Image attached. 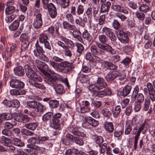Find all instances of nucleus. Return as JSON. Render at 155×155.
I'll return each mask as SVG.
<instances>
[{"label":"nucleus","instance_id":"nucleus-1","mask_svg":"<svg viewBox=\"0 0 155 155\" xmlns=\"http://www.w3.org/2000/svg\"><path fill=\"white\" fill-rule=\"evenodd\" d=\"M93 84L90 85L89 89L93 92V96L94 97H101L105 96L104 90L100 91L105 88L107 86V84L104 81L103 78L97 76H95L92 78Z\"/></svg>","mask_w":155,"mask_h":155},{"label":"nucleus","instance_id":"nucleus-2","mask_svg":"<svg viewBox=\"0 0 155 155\" xmlns=\"http://www.w3.org/2000/svg\"><path fill=\"white\" fill-rule=\"evenodd\" d=\"M90 49L92 54L95 55L100 57L101 59L102 58V55L105 54V51L108 52L113 54L116 53L115 51L108 44L98 43L97 46L95 45L91 46L90 47Z\"/></svg>","mask_w":155,"mask_h":155},{"label":"nucleus","instance_id":"nucleus-3","mask_svg":"<svg viewBox=\"0 0 155 155\" xmlns=\"http://www.w3.org/2000/svg\"><path fill=\"white\" fill-rule=\"evenodd\" d=\"M25 69L26 75L29 79V83L30 81L39 82H41L42 81V78L36 73L29 65L26 64L25 66Z\"/></svg>","mask_w":155,"mask_h":155},{"label":"nucleus","instance_id":"nucleus-4","mask_svg":"<svg viewBox=\"0 0 155 155\" xmlns=\"http://www.w3.org/2000/svg\"><path fill=\"white\" fill-rule=\"evenodd\" d=\"M44 51L42 47L41 46L37 41L33 50V53L34 56L39 59L46 60L47 62H48L49 60L48 58L43 53Z\"/></svg>","mask_w":155,"mask_h":155},{"label":"nucleus","instance_id":"nucleus-5","mask_svg":"<svg viewBox=\"0 0 155 155\" xmlns=\"http://www.w3.org/2000/svg\"><path fill=\"white\" fill-rule=\"evenodd\" d=\"M35 62L38 68L45 75H47L49 73L47 70L50 71L52 74L54 73V71L50 69L48 65L46 63L38 59H36Z\"/></svg>","mask_w":155,"mask_h":155},{"label":"nucleus","instance_id":"nucleus-6","mask_svg":"<svg viewBox=\"0 0 155 155\" xmlns=\"http://www.w3.org/2000/svg\"><path fill=\"white\" fill-rule=\"evenodd\" d=\"M48 139L49 137L47 136H39L37 137H31L28 140V142L32 145H41L43 144L45 141Z\"/></svg>","mask_w":155,"mask_h":155},{"label":"nucleus","instance_id":"nucleus-7","mask_svg":"<svg viewBox=\"0 0 155 155\" xmlns=\"http://www.w3.org/2000/svg\"><path fill=\"white\" fill-rule=\"evenodd\" d=\"M61 116L62 114L59 113L53 115L51 124V127L52 128L56 130H59L60 125V119Z\"/></svg>","mask_w":155,"mask_h":155},{"label":"nucleus","instance_id":"nucleus-8","mask_svg":"<svg viewBox=\"0 0 155 155\" xmlns=\"http://www.w3.org/2000/svg\"><path fill=\"white\" fill-rule=\"evenodd\" d=\"M45 75V76L44 78V82L52 87H54L55 86L57 85V79L49 73Z\"/></svg>","mask_w":155,"mask_h":155},{"label":"nucleus","instance_id":"nucleus-9","mask_svg":"<svg viewBox=\"0 0 155 155\" xmlns=\"http://www.w3.org/2000/svg\"><path fill=\"white\" fill-rule=\"evenodd\" d=\"M44 9H48V14L52 18H55L56 17L58 14L57 9L53 3H49L47 5V8Z\"/></svg>","mask_w":155,"mask_h":155},{"label":"nucleus","instance_id":"nucleus-10","mask_svg":"<svg viewBox=\"0 0 155 155\" xmlns=\"http://www.w3.org/2000/svg\"><path fill=\"white\" fill-rule=\"evenodd\" d=\"M61 66L64 68V73H67L70 72L74 67V66L71 62H69L67 61H64L60 63Z\"/></svg>","mask_w":155,"mask_h":155},{"label":"nucleus","instance_id":"nucleus-11","mask_svg":"<svg viewBox=\"0 0 155 155\" xmlns=\"http://www.w3.org/2000/svg\"><path fill=\"white\" fill-rule=\"evenodd\" d=\"M117 37L118 40L121 43L126 44L129 41V37L126 33L123 31H120L117 35Z\"/></svg>","mask_w":155,"mask_h":155},{"label":"nucleus","instance_id":"nucleus-12","mask_svg":"<svg viewBox=\"0 0 155 155\" xmlns=\"http://www.w3.org/2000/svg\"><path fill=\"white\" fill-rule=\"evenodd\" d=\"M102 33L108 36L111 41L116 39V37L111 29L107 27H104L102 29Z\"/></svg>","mask_w":155,"mask_h":155},{"label":"nucleus","instance_id":"nucleus-13","mask_svg":"<svg viewBox=\"0 0 155 155\" xmlns=\"http://www.w3.org/2000/svg\"><path fill=\"white\" fill-rule=\"evenodd\" d=\"M10 86L13 88L21 89L24 87L25 84L20 81L16 79H12L11 80Z\"/></svg>","mask_w":155,"mask_h":155},{"label":"nucleus","instance_id":"nucleus-14","mask_svg":"<svg viewBox=\"0 0 155 155\" xmlns=\"http://www.w3.org/2000/svg\"><path fill=\"white\" fill-rule=\"evenodd\" d=\"M37 144H31L28 145L29 149H27V151L30 154H35L37 153L38 151H40L41 148L39 146L36 145Z\"/></svg>","mask_w":155,"mask_h":155},{"label":"nucleus","instance_id":"nucleus-15","mask_svg":"<svg viewBox=\"0 0 155 155\" xmlns=\"http://www.w3.org/2000/svg\"><path fill=\"white\" fill-rule=\"evenodd\" d=\"M147 86L151 100L153 101H155V91L153 86L152 84L151 83L148 82L147 84Z\"/></svg>","mask_w":155,"mask_h":155},{"label":"nucleus","instance_id":"nucleus-16","mask_svg":"<svg viewBox=\"0 0 155 155\" xmlns=\"http://www.w3.org/2000/svg\"><path fill=\"white\" fill-rule=\"evenodd\" d=\"M14 2L12 1H9L7 2L6 8L5 10V14L6 15H8L12 13L15 11V8L13 6Z\"/></svg>","mask_w":155,"mask_h":155},{"label":"nucleus","instance_id":"nucleus-17","mask_svg":"<svg viewBox=\"0 0 155 155\" xmlns=\"http://www.w3.org/2000/svg\"><path fill=\"white\" fill-rule=\"evenodd\" d=\"M69 130L70 132L75 135L82 137H85L86 136L85 134L80 132L79 129L75 126L70 127L69 128Z\"/></svg>","mask_w":155,"mask_h":155},{"label":"nucleus","instance_id":"nucleus-18","mask_svg":"<svg viewBox=\"0 0 155 155\" xmlns=\"http://www.w3.org/2000/svg\"><path fill=\"white\" fill-rule=\"evenodd\" d=\"M86 59L92 62H98L101 61V58L91 54L90 52L87 53L86 55Z\"/></svg>","mask_w":155,"mask_h":155},{"label":"nucleus","instance_id":"nucleus-19","mask_svg":"<svg viewBox=\"0 0 155 155\" xmlns=\"http://www.w3.org/2000/svg\"><path fill=\"white\" fill-rule=\"evenodd\" d=\"M103 126L105 130L108 133H111L114 130V125L111 122L105 121L103 124Z\"/></svg>","mask_w":155,"mask_h":155},{"label":"nucleus","instance_id":"nucleus-20","mask_svg":"<svg viewBox=\"0 0 155 155\" xmlns=\"http://www.w3.org/2000/svg\"><path fill=\"white\" fill-rule=\"evenodd\" d=\"M119 73L117 71H112L109 72L105 76V78L107 81H111L118 77Z\"/></svg>","mask_w":155,"mask_h":155},{"label":"nucleus","instance_id":"nucleus-21","mask_svg":"<svg viewBox=\"0 0 155 155\" xmlns=\"http://www.w3.org/2000/svg\"><path fill=\"white\" fill-rule=\"evenodd\" d=\"M14 74L18 76L21 77L24 74V68L21 66H18L14 69Z\"/></svg>","mask_w":155,"mask_h":155},{"label":"nucleus","instance_id":"nucleus-22","mask_svg":"<svg viewBox=\"0 0 155 155\" xmlns=\"http://www.w3.org/2000/svg\"><path fill=\"white\" fill-rule=\"evenodd\" d=\"M147 130V124L145 121L144 123L141 125L139 128L138 131L136 133V132L133 131V134H136L139 136L140 135L141 132L143 131V132H145Z\"/></svg>","mask_w":155,"mask_h":155},{"label":"nucleus","instance_id":"nucleus-23","mask_svg":"<svg viewBox=\"0 0 155 155\" xmlns=\"http://www.w3.org/2000/svg\"><path fill=\"white\" fill-rule=\"evenodd\" d=\"M111 3L107 2L101 4V11L102 12H108L111 5Z\"/></svg>","mask_w":155,"mask_h":155},{"label":"nucleus","instance_id":"nucleus-24","mask_svg":"<svg viewBox=\"0 0 155 155\" xmlns=\"http://www.w3.org/2000/svg\"><path fill=\"white\" fill-rule=\"evenodd\" d=\"M103 64L105 67L111 70H116L117 68V66L108 61H104Z\"/></svg>","mask_w":155,"mask_h":155},{"label":"nucleus","instance_id":"nucleus-25","mask_svg":"<svg viewBox=\"0 0 155 155\" xmlns=\"http://www.w3.org/2000/svg\"><path fill=\"white\" fill-rule=\"evenodd\" d=\"M37 82V81H30V83L32 86L37 88L39 89L42 90H45L46 89V87L44 85L41 83H38Z\"/></svg>","mask_w":155,"mask_h":155},{"label":"nucleus","instance_id":"nucleus-26","mask_svg":"<svg viewBox=\"0 0 155 155\" xmlns=\"http://www.w3.org/2000/svg\"><path fill=\"white\" fill-rule=\"evenodd\" d=\"M132 88L130 85H127L124 86L123 89L122 95L124 97L127 96L130 92Z\"/></svg>","mask_w":155,"mask_h":155},{"label":"nucleus","instance_id":"nucleus-27","mask_svg":"<svg viewBox=\"0 0 155 155\" xmlns=\"http://www.w3.org/2000/svg\"><path fill=\"white\" fill-rule=\"evenodd\" d=\"M21 53L23 54H26L29 45V42L28 41L22 42Z\"/></svg>","mask_w":155,"mask_h":155},{"label":"nucleus","instance_id":"nucleus-28","mask_svg":"<svg viewBox=\"0 0 155 155\" xmlns=\"http://www.w3.org/2000/svg\"><path fill=\"white\" fill-rule=\"evenodd\" d=\"M52 116L53 113L52 112H48L42 116V120L44 122H47L49 121H51Z\"/></svg>","mask_w":155,"mask_h":155},{"label":"nucleus","instance_id":"nucleus-29","mask_svg":"<svg viewBox=\"0 0 155 155\" xmlns=\"http://www.w3.org/2000/svg\"><path fill=\"white\" fill-rule=\"evenodd\" d=\"M64 28L65 29L74 30L76 28L75 26L70 24L67 21H64L63 23Z\"/></svg>","mask_w":155,"mask_h":155},{"label":"nucleus","instance_id":"nucleus-30","mask_svg":"<svg viewBox=\"0 0 155 155\" xmlns=\"http://www.w3.org/2000/svg\"><path fill=\"white\" fill-rule=\"evenodd\" d=\"M133 124L132 122L130 123L127 122L125 125L124 134L125 135L129 134L132 130V128Z\"/></svg>","mask_w":155,"mask_h":155},{"label":"nucleus","instance_id":"nucleus-31","mask_svg":"<svg viewBox=\"0 0 155 155\" xmlns=\"http://www.w3.org/2000/svg\"><path fill=\"white\" fill-rule=\"evenodd\" d=\"M42 8L36 9L35 11V20L42 22V15L40 12L42 11Z\"/></svg>","mask_w":155,"mask_h":155},{"label":"nucleus","instance_id":"nucleus-32","mask_svg":"<svg viewBox=\"0 0 155 155\" xmlns=\"http://www.w3.org/2000/svg\"><path fill=\"white\" fill-rule=\"evenodd\" d=\"M139 88L138 85H136L134 88L133 90L132 91V94L131 95L132 100L133 101L135 100L136 99L137 96L138 94L139 91Z\"/></svg>","mask_w":155,"mask_h":155},{"label":"nucleus","instance_id":"nucleus-33","mask_svg":"<svg viewBox=\"0 0 155 155\" xmlns=\"http://www.w3.org/2000/svg\"><path fill=\"white\" fill-rule=\"evenodd\" d=\"M97 38L100 43L103 44H106V43L108 40V38L104 35H98Z\"/></svg>","mask_w":155,"mask_h":155},{"label":"nucleus","instance_id":"nucleus-34","mask_svg":"<svg viewBox=\"0 0 155 155\" xmlns=\"http://www.w3.org/2000/svg\"><path fill=\"white\" fill-rule=\"evenodd\" d=\"M121 108L120 106H117L115 109L112 111V114L114 117L115 118L117 117L119 115L120 113L121 112Z\"/></svg>","mask_w":155,"mask_h":155},{"label":"nucleus","instance_id":"nucleus-35","mask_svg":"<svg viewBox=\"0 0 155 155\" xmlns=\"http://www.w3.org/2000/svg\"><path fill=\"white\" fill-rule=\"evenodd\" d=\"M106 150L111 151V148L110 147H107V144L104 143L103 144L101 148L100 149V155H103Z\"/></svg>","mask_w":155,"mask_h":155},{"label":"nucleus","instance_id":"nucleus-36","mask_svg":"<svg viewBox=\"0 0 155 155\" xmlns=\"http://www.w3.org/2000/svg\"><path fill=\"white\" fill-rule=\"evenodd\" d=\"M38 125V124L37 123H30L25 124V127L28 129L34 130Z\"/></svg>","mask_w":155,"mask_h":155},{"label":"nucleus","instance_id":"nucleus-37","mask_svg":"<svg viewBox=\"0 0 155 155\" xmlns=\"http://www.w3.org/2000/svg\"><path fill=\"white\" fill-rule=\"evenodd\" d=\"M16 124L17 123L13 120L6 122L4 124L5 128L7 129H11L14 126H16Z\"/></svg>","mask_w":155,"mask_h":155},{"label":"nucleus","instance_id":"nucleus-38","mask_svg":"<svg viewBox=\"0 0 155 155\" xmlns=\"http://www.w3.org/2000/svg\"><path fill=\"white\" fill-rule=\"evenodd\" d=\"M13 142L14 144L17 146L22 147L24 146V143L20 139L14 138L13 140Z\"/></svg>","mask_w":155,"mask_h":155},{"label":"nucleus","instance_id":"nucleus-39","mask_svg":"<svg viewBox=\"0 0 155 155\" xmlns=\"http://www.w3.org/2000/svg\"><path fill=\"white\" fill-rule=\"evenodd\" d=\"M88 5L89 6L91 5V6L92 7L93 15L94 17H95L98 13L99 7L97 5H93V4L91 3H89Z\"/></svg>","mask_w":155,"mask_h":155},{"label":"nucleus","instance_id":"nucleus-40","mask_svg":"<svg viewBox=\"0 0 155 155\" xmlns=\"http://www.w3.org/2000/svg\"><path fill=\"white\" fill-rule=\"evenodd\" d=\"M82 36L84 39L89 42L91 41L92 39V37L87 30H85L82 33Z\"/></svg>","mask_w":155,"mask_h":155},{"label":"nucleus","instance_id":"nucleus-41","mask_svg":"<svg viewBox=\"0 0 155 155\" xmlns=\"http://www.w3.org/2000/svg\"><path fill=\"white\" fill-rule=\"evenodd\" d=\"M0 141L6 147L11 143V140L9 138L3 136L2 137Z\"/></svg>","mask_w":155,"mask_h":155},{"label":"nucleus","instance_id":"nucleus-42","mask_svg":"<svg viewBox=\"0 0 155 155\" xmlns=\"http://www.w3.org/2000/svg\"><path fill=\"white\" fill-rule=\"evenodd\" d=\"M36 111L39 114L42 113L45 110V106L42 104L40 102H38V103L36 107Z\"/></svg>","mask_w":155,"mask_h":155},{"label":"nucleus","instance_id":"nucleus-43","mask_svg":"<svg viewBox=\"0 0 155 155\" xmlns=\"http://www.w3.org/2000/svg\"><path fill=\"white\" fill-rule=\"evenodd\" d=\"M55 90L57 94H60L63 93L64 87L60 84L57 83L56 86H55L54 87H53Z\"/></svg>","mask_w":155,"mask_h":155},{"label":"nucleus","instance_id":"nucleus-44","mask_svg":"<svg viewBox=\"0 0 155 155\" xmlns=\"http://www.w3.org/2000/svg\"><path fill=\"white\" fill-rule=\"evenodd\" d=\"M48 37L46 34L41 33L39 35V42L41 43H44L45 41H47Z\"/></svg>","mask_w":155,"mask_h":155},{"label":"nucleus","instance_id":"nucleus-45","mask_svg":"<svg viewBox=\"0 0 155 155\" xmlns=\"http://www.w3.org/2000/svg\"><path fill=\"white\" fill-rule=\"evenodd\" d=\"M19 22L18 21H14L9 27V29L12 31L16 30L19 26Z\"/></svg>","mask_w":155,"mask_h":155},{"label":"nucleus","instance_id":"nucleus-46","mask_svg":"<svg viewBox=\"0 0 155 155\" xmlns=\"http://www.w3.org/2000/svg\"><path fill=\"white\" fill-rule=\"evenodd\" d=\"M84 11V6L82 5L79 4L76 7V13L78 15H80L83 14Z\"/></svg>","mask_w":155,"mask_h":155},{"label":"nucleus","instance_id":"nucleus-47","mask_svg":"<svg viewBox=\"0 0 155 155\" xmlns=\"http://www.w3.org/2000/svg\"><path fill=\"white\" fill-rule=\"evenodd\" d=\"M72 35L74 38L77 39L79 41H80L81 40H82L81 38V34L79 30L74 31L72 32Z\"/></svg>","mask_w":155,"mask_h":155},{"label":"nucleus","instance_id":"nucleus-48","mask_svg":"<svg viewBox=\"0 0 155 155\" xmlns=\"http://www.w3.org/2000/svg\"><path fill=\"white\" fill-rule=\"evenodd\" d=\"M38 102L31 101L27 102V105L28 107L32 109H36Z\"/></svg>","mask_w":155,"mask_h":155},{"label":"nucleus","instance_id":"nucleus-49","mask_svg":"<svg viewBox=\"0 0 155 155\" xmlns=\"http://www.w3.org/2000/svg\"><path fill=\"white\" fill-rule=\"evenodd\" d=\"M150 101L149 98H146L144 101L143 109L145 111H147L150 107Z\"/></svg>","mask_w":155,"mask_h":155},{"label":"nucleus","instance_id":"nucleus-50","mask_svg":"<svg viewBox=\"0 0 155 155\" xmlns=\"http://www.w3.org/2000/svg\"><path fill=\"white\" fill-rule=\"evenodd\" d=\"M49 104L51 107L56 108L59 105V103L58 101L56 100H53L49 101Z\"/></svg>","mask_w":155,"mask_h":155},{"label":"nucleus","instance_id":"nucleus-51","mask_svg":"<svg viewBox=\"0 0 155 155\" xmlns=\"http://www.w3.org/2000/svg\"><path fill=\"white\" fill-rule=\"evenodd\" d=\"M101 113L104 117L108 118H109L111 115V113L109 110L107 108L102 109L101 111Z\"/></svg>","mask_w":155,"mask_h":155},{"label":"nucleus","instance_id":"nucleus-52","mask_svg":"<svg viewBox=\"0 0 155 155\" xmlns=\"http://www.w3.org/2000/svg\"><path fill=\"white\" fill-rule=\"evenodd\" d=\"M12 54L11 51H5L2 53V55L3 58H5V60H8L10 58Z\"/></svg>","mask_w":155,"mask_h":155},{"label":"nucleus","instance_id":"nucleus-53","mask_svg":"<svg viewBox=\"0 0 155 155\" xmlns=\"http://www.w3.org/2000/svg\"><path fill=\"white\" fill-rule=\"evenodd\" d=\"M64 49V55L65 56L71 57L72 56V54L69 47L68 46H66Z\"/></svg>","mask_w":155,"mask_h":155},{"label":"nucleus","instance_id":"nucleus-54","mask_svg":"<svg viewBox=\"0 0 155 155\" xmlns=\"http://www.w3.org/2000/svg\"><path fill=\"white\" fill-rule=\"evenodd\" d=\"M88 119V122L90 123L91 126L95 127L97 126L99 124L98 122L93 118L91 117H87Z\"/></svg>","mask_w":155,"mask_h":155},{"label":"nucleus","instance_id":"nucleus-55","mask_svg":"<svg viewBox=\"0 0 155 155\" xmlns=\"http://www.w3.org/2000/svg\"><path fill=\"white\" fill-rule=\"evenodd\" d=\"M131 61V59L127 57L121 61L120 63L123 64L124 67H128Z\"/></svg>","mask_w":155,"mask_h":155},{"label":"nucleus","instance_id":"nucleus-56","mask_svg":"<svg viewBox=\"0 0 155 155\" xmlns=\"http://www.w3.org/2000/svg\"><path fill=\"white\" fill-rule=\"evenodd\" d=\"M139 9L140 11L146 13L149 11V7L147 5L143 4L140 6Z\"/></svg>","mask_w":155,"mask_h":155},{"label":"nucleus","instance_id":"nucleus-57","mask_svg":"<svg viewBox=\"0 0 155 155\" xmlns=\"http://www.w3.org/2000/svg\"><path fill=\"white\" fill-rule=\"evenodd\" d=\"M49 64L52 66L55 70H58L59 64L53 60H50L49 61Z\"/></svg>","mask_w":155,"mask_h":155},{"label":"nucleus","instance_id":"nucleus-58","mask_svg":"<svg viewBox=\"0 0 155 155\" xmlns=\"http://www.w3.org/2000/svg\"><path fill=\"white\" fill-rule=\"evenodd\" d=\"M60 5L61 8H67L69 5V0H61Z\"/></svg>","mask_w":155,"mask_h":155},{"label":"nucleus","instance_id":"nucleus-59","mask_svg":"<svg viewBox=\"0 0 155 155\" xmlns=\"http://www.w3.org/2000/svg\"><path fill=\"white\" fill-rule=\"evenodd\" d=\"M112 26L113 28L115 30H118L120 28V24L117 20L114 19L112 22Z\"/></svg>","mask_w":155,"mask_h":155},{"label":"nucleus","instance_id":"nucleus-60","mask_svg":"<svg viewBox=\"0 0 155 155\" xmlns=\"http://www.w3.org/2000/svg\"><path fill=\"white\" fill-rule=\"evenodd\" d=\"M42 23L43 22H41L35 19L33 23L34 27L36 29L40 28L42 25Z\"/></svg>","mask_w":155,"mask_h":155},{"label":"nucleus","instance_id":"nucleus-61","mask_svg":"<svg viewBox=\"0 0 155 155\" xmlns=\"http://www.w3.org/2000/svg\"><path fill=\"white\" fill-rule=\"evenodd\" d=\"M73 142L80 146H82L84 144V142L81 139L76 137L74 138Z\"/></svg>","mask_w":155,"mask_h":155},{"label":"nucleus","instance_id":"nucleus-62","mask_svg":"<svg viewBox=\"0 0 155 155\" xmlns=\"http://www.w3.org/2000/svg\"><path fill=\"white\" fill-rule=\"evenodd\" d=\"M115 17L120 19L122 21H124L126 19L127 17L120 13L117 12L115 14Z\"/></svg>","mask_w":155,"mask_h":155},{"label":"nucleus","instance_id":"nucleus-63","mask_svg":"<svg viewBox=\"0 0 155 155\" xmlns=\"http://www.w3.org/2000/svg\"><path fill=\"white\" fill-rule=\"evenodd\" d=\"M135 15L136 17L140 21H143L145 18V15L143 13L138 11L136 12Z\"/></svg>","mask_w":155,"mask_h":155},{"label":"nucleus","instance_id":"nucleus-64","mask_svg":"<svg viewBox=\"0 0 155 155\" xmlns=\"http://www.w3.org/2000/svg\"><path fill=\"white\" fill-rule=\"evenodd\" d=\"M78 152V151L75 149H69L66 151L65 154L66 155H76Z\"/></svg>","mask_w":155,"mask_h":155}]
</instances>
